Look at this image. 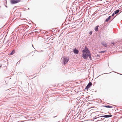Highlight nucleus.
<instances>
[{
    "label": "nucleus",
    "mask_w": 122,
    "mask_h": 122,
    "mask_svg": "<svg viewBox=\"0 0 122 122\" xmlns=\"http://www.w3.org/2000/svg\"><path fill=\"white\" fill-rule=\"evenodd\" d=\"M20 1V0H11L10 1L11 3L13 4L16 3Z\"/></svg>",
    "instance_id": "1"
},
{
    "label": "nucleus",
    "mask_w": 122,
    "mask_h": 122,
    "mask_svg": "<svg viewBox=\"0 0 122 122\" xmlns=\"http://www.w3.org/2000/svg\"><path fill=\"white\" fill-rule=\"evenodd\" d=\"M63 59V62L64 63V64H65L67 63L68 62V61L69 60V59L66 58H64Z\"/></svg>",
    "instance_id": "2"
},
{
    "label": "nucleus",
    "mask_w": 122,
    "mask_h": 122,
    "mask_svg": "<svg viewBox=\"0 0 122 122\" xmlns=\"http://www.w3.org/2000/svg\"><path fill=\"white\" fill-rule=\"evenodd\" d=\"M87 51V53H89L88 51H90L88 50L87 47L86 46H85V49L82 50V52H86Z\"/></svg>",
    "instance_id": "3"
},
{
    "label": "nucleus",
    "mask_w": 122,
    "mask_h": 122,
    "mask_svg": "<svg viewBox=\"0 0 122 122\" xmlns=\"http://www.w3.org/2000/svg\"><path fill=\"white\" fill-rule=\"evenodd\" d=\"M82 56V57H83L84 59H87V58L88 57V56H87V55H86L85 53H83Z\"/></svg>",
    "instance_id": "4"
},
{
    "label": "nucleus",
    "mask_w": 122,
    "mask_h": 122,
    "mask_svg": "<svg viewBox=\"0 0 122 122\" xmlns=\"http://www.w3.org/2000/svg\"><path fill=\"white\" fill-rule=\"evenodd\" d=\"M92 85V84L91 82H89L86 86V88H85V89L89 88L90 87V86L91 85Z\"/></svg>",
    "instance_id": "5"
},
{
    "label": "nucleus",
    "mask_w": 122,
    "mask_h": 122,
    "mask_svg": "<svg viewBox=\"0 0 122 122\" xmlns=\"http://www.w3.org/2000/svg\"><path fill=\"white\" fill-rule=\"evenodd\" d=\"M112 116V115H105L104 116H101L100 117H104L105 118H109L111 117Z\"/></svg>",
    "instance_id": "6"
},
{
    "label": "nucleus",
    "mask_w": 122,
    "mask_h": 122,
    "mask_svg": "<svg viewBox=\"0 0 122 122\" xmlns=\"http://www.w3.org/2000/svg\"><path fill=\"white\" fill-rule=\"evenodd\" d=\"M73 52L75 54H78L79 52V51L76 49H74L73 50Z\"/></svg>",
    "instance_id": "7"
},
{
    "label": "nucleus",
    "mask_w": 122,
    "mask_h": 122,
    "mask_svg": "<svg viewBox=\"0 0 122 122\" xmlns=\"http://www.w3.org/2000/svg\"><path fill=\"white\" fill-rule=\"evenodd\" d=\"M101 43L102 45H103L105 47H107V46L106 43L104 42H103L102 43Z\"/></svg>",
    "instance_id": "8"
},
{
    "label": "nucleus",
    "mask_w": 122,
    "mask_h": 122,
    "mask_svg": "<svg viewBox=\"0 0 122 122\" xmlns=\"http://www.w3.org/2000/svg\"><path fill=\"white\" fill-rule=\"evenodd\" d=\"M89 53H88V54H89V55L88 56L89 57V58H90V60H92V58L91 57V54L90 52V51H88Z\"/></svg>",
    "instance_id": "9"
},
{
    "label": "nucleus",
    "mask_w": 122,
    "mask_h": 122,
    "mask_svg": "<svg viewBox=\"0 0 122 122\" xmlns=\"http://www.w3.org/2000/svg\"><path fill=\"white\" fill-rule=\"evenodd\" d=\"M119 11H120V10L119 9H118V10H116L114 12V14H116L117 13L119 12Z\"/></svg>",
    "instance_id": "10"
},
{
    "label": "nucleus",
    "mask_w": 122,
    "mask_h": 122,
    "mask_svg": "<svg viewBox=\"0 0 122 122\" xmlns=\"http://www.w3.org/2000/svg\"><path fill=\"white\" fill-rule=\"evenodd\" d=\"M111 16H109L108 18H107L106 19V21L107 22L108 21V20L110 19L111 18Z\"/></svg>",
    "instance_id": "11"
},
{
    "label": "nucleus",
    "mask_w": 122,
    "mask_h": 122,
    "mask_svg": "<svg viewBox=\"0 0 122 122\" xmlns=\"http://www.w3.org/2000/svg\"><path fill=\"white\" fill-rule=\"evenodd\" d=\"M99 27V26L98 25L96 26L95 28V31H98V28Z\"/></svg>",
    "instance_id": "12"
},
{
    "label": "nucleus",
    "mask_w": 122,
    "mask_h": 122,
    "mask_svg": "<svg viewBox=\"0 0 122 122\" xmlns=\"http://www.w3.org/2000/svg\"><path fill=\"white\" fill-rule=\"evenodd\" d=\"M82 53H85L86 55H87V56H88V55H89V54H88V53H87V52H82Z\"/></svg>",
    "instance_id": "13"
},
{
    "label": "nucleus",
    "mask_w": 122,
    "mask_h": 122,
    "mask_svg": "<svg viewBox=\"0 0 122 122\" xmlns=\"http://www.w3.org/2000/svg\"><path fill=\"white\" fill-rule=\"evenodd\" d=\"M14 53V51H13L12 52L10 53V55H13Z\"/></svg>",
    "instance_id": "14"
},
{
    "label": "nucleus",
    "mask_w": 122,
    "mask_h": 122,
    "mask_svg": "<svg viewBox=\"0 0 122 122\" xmlns=\"http://www.w3.org/2000/svg\"><path fill=\"white\" fill-rule=\"evenodd\" d=\"M104 106V107H105L109 108V105H105Z\"/></svg>",
    "instance_id": "15"
},
{
    "label": "nucleus",
    "mask_w": 122,
    "mask_h": 122,
    "mask_svg": "<svg viewBox=\"0 0 122 122\" xmlns=\"http://www.w3.org/2000/svg\"><path fill=\"white\" fill-rule=\"evenodd\" d=\"M106 51H101L100 52V53H104L105 52H106Z\"/></svg>",
    "instance_id": "16"
},
{
    "label": "nucleus",
    "mask_w": 122,
    "mask_h": 122,
    "mask_svg": "<svg viewBox=\"0 0 122 122\" xmlns=\"http://www.w3.org/2000/svg\"><path fill=\"white\" fill-rule=\"evenodd\" d=\"M92 31H90V33H89V34H90V35H91V34H92Z\"/></svg>",
    "instance_id": "17"
},
{
    "label": "nucleus",
    "mask_w": 122,
    "mask_h": 122,
    "mask_svg": "<svg viewBox=\"0 0 122 122\" xmlns=\"http://www.w3.org/2000/svg\"><path fill=\"white\" fill-rule=\"evenodd\" d=\"M115 14H114V13H113L112 14V16H113L114 15H115Z\"/></svg>",
    "instance_id": "18"
},
{
    "label": "nucleus",
    "mask_w": 122,
    "mask_h": 122,
    "mask_svg": "<svg viewBox=\"0 0 122 122\" xmlns=\"http://www.w3.org/2000/svg\"><path fill=\"white\" fill-rule=\"evenodd\" d=\"M112 107H112L111 106H109V108H112Z\"/></svg>",
    "instance_id": "19"
},
{
    "label": "nucleus",
    "mask_w": 122,
    "mask_h": 122,
    "mask_svg": "<svg viewBox=\"0 0 122 122\" xmlns=\"http://www.w3.org/2000/svg\"><path fill=\"white\" fill-rule=\"evenodd\" d=\"M96 117H95V118H94V119H96Z\"/></svg>",
    "instance_id": "20"
},
{
    "label": "nucleus",
    "mask_w": 122,
    "mask_h": 122,
    "mask_svg": "<svg viewBox=\"0 0 122 122\" xmlns=\"http://www.w3.org/2000/svg\"><path fill=\"white\" fill-rule=\"evenodd\" d=\"M114 44V43H112V44Z\"/></svg>",
    "instance_id": "21"
},
{
    "label": "nucleus",
    "mask_w": 122,
    "mask_h": 122,
    "mask_svg": "<svg viewBox=\"0 0 122 122\" xmlns=\"http://www.w3.org/2000/svg\"><path fill=\"white\" fill-rule=\"evenodd\" d=\"M56 117V116H55V117Z\"/></svg>",
    "instance_id": "22"
},
{
    "label": "nucleus",
    "mask_w": 122,
    "mask_h": 122,
    "mask_svg": "<svg viewBox=\"0 0 122 122\" xmlns=\"http://www.w3.org/2000/svg\"><path fill=\"white\" fill-rule=\"evenodd\" d=\"M29 9V8H28V9Z\"/></svg>",
    "instance_id": "23"
}]
</instances>
